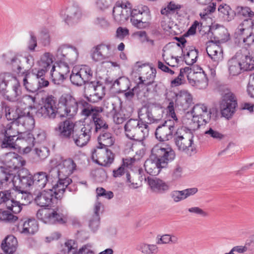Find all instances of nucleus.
Listing matches in <instances>:
<instances>
[{
  "label": "nucleus",
  "instance_id": "nucleus-52",
  "mask_svg": "<svg viewBox=\"0 0 254 254\" xmlns=\"http://www.w3.org/2000/svg\"><path fill=\"white\" fill-rule=\"evenodd\" d=\"M17 191H19L21 198V202H20L21 207L22 205H25L28 204L31 201V195L27 192L29 190L24 189H16Z\"/></svg>",
  "mask_w": 254,
  "mask_h": 254
},
{
  "label": "nucleus",
  "instance_id": "nucleus-26",
  "mask_svg": "<svg viewBox=\"0 0 254 254\" xmlns=\"http://www.w3.org/2000/svg\"><path fill=\"white\" fill-rule=\"evenodd\" d=\"M61 14L68 25L77 22L81 15L79 8L74 5L70 6L65 10H62Z\"/></svg>",
  "mask_w": 254,
  "mask_h": 254
},
{
  "label": "nucleus",
  "instance_id": "nucleus-32",
  "mask_svg": "<svg viewBox=\"0 0 254 254\" xmlns=\"http://www.w3.org/2000/svg\"><path fill=\"white\" fill-rule=\"evenodd\" d=\"M100 135L98 137V145L96 148L97 149L107 148L111 146L115 142L114 137L112 133L107 131V129L100 130Z\"/></svg>",
  "mask_w": 254,
  "mask_h": 254
},
{
  "label": "nucleus",
  "instance_id": "nucleus-5",
  "mask_svg": "<svg viewBox=\"0 0 254 254\" xmlns=\"http://www.w3.org/2000/svg\"><path fill=\"white\" fill-rule=\"evenodd\" d=\"M193 138L192 132L186 128L178 129L174 135V140L178 149L190 155L196 152Z\"/></svg>",
  "mask_w": 254,
  "mask_h": 254
},
{
  "label": "nucleus",
  "instance_id": "nucleus-22",
  "mask_svg": "<svg viewBox=\"0 0 254 254\" xmlns=\"http://www.w3.org/2000/svg\"><path fill=\"white\" fill-rule=\"evenodd\" d=\"M199 69V71L193 72V78L188 75V80L191 86L198 89H204L208 86V79L203 69L201 68Z\"/></svg>",
  "mask_w": 254,
  "mask_h": 254
},
{
  "label": "nucleus",
  "instance_id": "nucleus-13",
  "mask_svg": "<svg viewBox=\"0 0 254 254\" xmlns=\"http://www.w3.org/2000/svg\"><path fill=\"white\" fill-rule=\"evenodd\" d=\"M93 76V71L88 65H82L80 67H74L70 75L71 83L77 86L89 83Z\"/></svg>",
  "mask_w": 254,
  "mask_h": 254
},
{
  "label": "nucleus",
  "instance_id": "nucleus-39",
  "mask_svg": "<svg viewBox=\"0 0 254 254\" xmlns=\"http://www.w3.org/2000/svg\"><path fill=\"white\" fill-rule=\"evenodd\" d=\"M139 122L147 125L148 123L157 122L158 119H155L152 113L151 109L148 107L141 108L138 113Z\"/></svg>",
  "mask_w": 254,
  "mask_h": 254
},
{
  "label": "nucleus",
  "instance_id": "nucleus-36",
  "mask_svg": "<svg viewBox=\"0 0 254 254\" xmlns=\"http://www.w3.org/2000/svg\"><path fill=\"white\" fill-rule=\"evenodd\" d=\"M5 56L6 63L11 65L13 71L20 72L22 69L21 66V58L22 57L11 51L9 52Z\"/></svg>",
  "mask_w": 254,
  "mask_h": 254
},
{
  "label": "nucleus",
  "instance_id": "nucleus-28",
  "mask_svg": "<svg viewBox=\"0 0 254 254\" xmlns=\"http://www.w3.org/2000/svg\"><path fill=\"white\" fill-rule=\"evenodd\" d=\"M95 152L97 153L96 162L99 165L107 167L110 166L113 162L114 155L110 149L103 148V149H97Z\"/></svg>",
  "mask_w": 254,
  "mask_h": 254
},
{
  "label": "nucleus",
  "instance_id": "nucleus-56",
  "mask_svg": "<svg viewBox=\"0 0 254 254\" xmlns=\"http://www.w3.org/2000/svg\"><path fill=\"white\" fill-rule=\"evenodd\" d=\"M205 134L209 137L217 140H221L224 137V135L218 131L210 127L208 130L205 131Z\"/></svg>",
  "mask_w": 254,
  "mask_h": 254
},
{
  "label": "nucleus",
  "instance_id": "nucleus-47",
  "mask_svg": "<svg viewBox=\"0 0 254 254\" xmlns=\"http://www.w3.org/2000/svg\"><path fill=\"white\" fill-rule=\"evenodd\" d=\"M22 112H21L20 110L19 109H17L16 110L13 109L9 110L8 112H6L5 114V117L7 120L12 121L11 123L7 124H11L12 126V127H13V125L14 124L17 125V120L18 118H20L21 115H22ZM3 125H6V124H3ZM2 125L1 124L0 127Z\"/></svg>",
  "mask_w": 254,
  "mask_h": 254
},
{
  "label": "nucleus",
  "instance_id": "nucleus-4",
  "mask_svg": "<svg viewBox=\"0 0 254 254\" xmlns=\"http://www.w3.org/2000/svg\"><path fill=\"white\" fill-rule=\"evenodd\" d=\"M169 101L167 107L169 116L173 119L165 121L161 125L157 127L155 131V136L157 139L160 141L169 140L173 136V133L175 130V121L177 122L178 119L175 112L174 102L173 100L167 98Z\"/></svg>",
  "mask_w": 254,
  "mask_h": 254
},
{
  "label": "nucleus",
  "instance_id": "nucleus-64",
  "mask_svg": "<svg viewBox=\"0 0 254 254\" xmlns=\"http://www.w3.org/2000/svg\"><path fill=\"white\" fill-rule=\"evenodd\" d=\"M113 3V0H97V5L99 8L103 10L108 8Z\"/></svg>",
  "mask_w": 254,
  "mask_h": 254
},
{
  "label": "nucleus",
  "instance_id": "nucleus-43",
  "mask_svg": "<svg viewBox=\"0 0 254 254\" xmlns=\"http://www.w3.org/2000/svg\"><path fill=\"white\" fill-rule=\"evenodd\" d=\"M51 174L48 175L46 172H39L33 175L34 187L44 188L47 184Z\"/></svg>",
  "mask_w": 254,
  "mask_h": 254
},
{
  "label": "nucleus",
  "instance_id": "nucleus-18",
  "mask_svg": "<svg viewBox=\"0 0 254 254\" xmlns=\"http://www.w3.org/2000/svg\"><path fill=\"white\" fill-rule=\"evenodd\" d=\"M211 114V110L208 112L207 107L203 104H196L192 110L193 120L197 122L198 127L202 125V123H208L210 120Z\"/></svg>",
  "mask_w": 254,
  "mask_h": 254
},
{
  "label": "nucleus",
  "instance_id": "nucleus-33",
  "mask_svg": "<svg viewBox=\"0 0 254 254\" xmlns=\"http://www.w3.org/2000/svg\"><path fill=\"white\" fill-rule=\"evenodd\" d=\"M12 98L14 101L22 99L24 102H26V104H28L29 106H31L35 102L36 98L35 97L28 95L22 96L21 87L17 81L12 86Z\"/></svg>",
  "mask_w": 254,
  "mask_h": 254
},
{
  "label": "nucleus",
  "instance_id": "nucleus-27",
  "mask_svg": "<svg viewBox=\"0 0 254 254\" xmlns=\"http://www.w3.org/2000/svg\"><path fill=\"white\" fill-rule=\"evenodd\" d=\"M74 123L68 120L61 122L57 128L59 136L63 139L71 140L75 130Z\"/></svg>",
  "mask_w": 254,
  "mask_h": 254
},
{
  "label": "nucleus",
  "instance_id": "nucleus-58",
  "mask_svg": "<svg viewBox=\"0 0 254 254\" xmlns=\"http://www.w3.org/2000/svg\"><path fill=\"white\" fill-rule=\"evenodd\" d=\"M170 196L175 202L185 199L182 190H173L170 193Z\"/></svg>",
  "mask_w": 254,
  "mask_h": 254
},
{
  "label": "nucleus",
  "instance_id": "nucleus-51",
  "mask_svg": "<svg viewBox=\"0 0 254 254\" xmlns=\"http://www.w3.org/2000/svg\"><path fill=\"white\" fill-rule=\"evenodd\" d=\"M17 219V216H14L9 211L0 209V221L12 223L15 222Z\"/></svg>",
  "mask_w": 254,
  "mask_h": 254
},
{
  "label": "nucleus",
  "instance_id": "nucleus-1",
  "mask_svg": "<svg viewBox=\"0 0 254 254\" xmlns=\"http://www.w3.org/2000/svg\"><path fill=\"white\" fill-rule=\"evenodd\" d=\"M21 139L23 143L27 145L24 148L25 153L29 152L34 146L35 141L34 135L28 131L20 132L12 127L11 124L2 125L0 127V140L3 148H16V141Z\"/></svg>",
  "mask_w": 254,
  "mask_h": 254
},
{
  "label": "nucleus",
  "instance_id": "nucleus-25",
  "mask_svg": "<svg viewBox=\"0 0 254 254\" xmlns=\"http://www.w3.org/2000/svg\"><path fill=\"white\" fill-rule=\"evenodd\" d=\"M5 204L7 208L14 213H18L21 211L19 201L11 199V193L8 190L0 192V204Z\"/></svg>",
  "mask_w": 254,
  "mask_h": 254
},
{
  "label": "nucleus",
  "instance_id": "nucleus-62",
  "mask_svg": "<svg viewBox=\"0 0 254 254\" xmlns=\"http://www.w3.org/2000/svg\"><path fill=\"white\" fill-rule=\"evenodd\" d=\"M30 39L28 42V49L31 51H34L35 47L37 46V38L35 34L32 31L29 32Z\"/></svg>",
  "mask_w": 254,
  "mask_h": 254
},
{
  "label": "nucleus",
  "instance_id": "nucleus-20",
  "mask_svg": "<svg viewBox=\"0 0 254 254\" xmlns=\"http://www.w3.org/2000/svg\"><path fill=\"white\" fill-rule=\"evenodd\" d=\"M23 171H21L18 175H15L13 187L16 189L30 190L34 187L33 175L28 173L23 175Z\"/></svg>",
  "mask_w": 254,
  "mask_h": 254
},
{
  "label": "nucleus",
  "instance_id": "nucleus-6",
  "mask_svg": "<svg viewBox=\"0 0 254 254\" xmlns=\"http://www.w3.org/2000/svg\"><path fill=\"white\" fill-rule=\"evenodd\" d=\"M66 191L57 183L53 185L52 189L44 190L38 193L34 200L37 205L41 207L51 206L58 199H61Z\"/></svg>",
  "mask_w": 254,
  "mask_h": 254
},
{
  "label": "nucleus",
  "instance_id": "nucleus-12",
  "mask_svg": "<svg viewBox=\"0 0 254 254\" xmlns=\"http://www.w3.org/2000/svg\"><path fill=\"white\" fill-rule=\"evenodd\" d=\"M43 106L38 109L36 115L38 118L54 119L59 114V107H57V99L53 95L42 98Z\"/></svg>",
  "mask_w": 254,
  "mask_h": 254
},
{
  "label": "nucleus",
  "instance_id": "nucleus-11",
  "mask_svg": "<svg viewBox=\"0 0 254 254\" xmlns=\"http://www.w3.org/2000/svg\"><path fill=\"white\" fill-rule=\"evenodd\" d=\"M130 22L139 29L148 28L150 25L151 15L147 6L133 9L130 11Z\"/></svg>",
  "mask_w": 254,
  "mask_h": 254
},
{
  "label": "nucleus",
  "instance_id": "nucleus-7",
  "mask_svg": "<svg viewBox=\"0 0 254 254\" xmlns=\"http://www.w3.org/2000/svg\"><path fill=\"white\" fill-rule=\"evenodd\" d=\"M86 102L84 100L76 101L75 98L69 94L62 95L59 101V114L60 117H73L77 112L78 109L81 111L84 108L81 106V102Z\"/></svg>",
  "mask_w": 254,
  "mask_h": 254
},
{
  "label": "nucleus",
  "instance_id": "nucleus-31",
  "mask_svg": "<svg viewBox=\"0 0 254 254\" xmlns=\"http://www.w3.org/2000/svg\"><path fill=\"white\" fill-rule=\"evenodd\" d=\"M240 56L236 55L227 62V66L229 74L230 76H237L245 71L241 64V60H239Z\"/></svg>",
  "mask_w": 254,
  "mask_h": 254
},
{
  "label": "nucleus",
  "instance_id": "nucleus-34",
  "mask_svg": "<svg viewBox=\"0 0 254 254\" xmlns=\"http://www.w3.org/2000/svg\"><path fill=\"white\" fill-rule=\"evenodd\" d=\"M17 229L22 233L33 234L38 231V225L35 219H29L24 222H20Z\"/></svg>",
  "mask_w": 254,
  "mask_h": 254
},
{
  "label": "nucleus",
  "instance_id": "nucleus-8",
  "mask_svg": "<svg viewBox=\"0 0 254 254\" xmlns=\"http://www.w3.org/2000/svg\"><path fill=\"white\" fill-rule=\"evenodd\" d=\"M126 136L130 140L140 141L148 134V126L136 119H130L124 126Z\"/></svg>",
  "mask_w": 254,
  "mask_h": 254
},
{
  "label": "nucleus",
  "instance_id": "nucleus-42",
  "mask_svg": "<svg viewBox=\"0 0 254 254\" xmlns=\"http://www.w3.org/2000/svg\"><path fill=\"white\" fill-rule=\"evenodd\" d=\"M107 84H112V86L117 85L120 92H124L127 91L130 88V82L129 79L125 76H122L114 81L106 80Z\"/></svg>",
  "mask_w": 254,
  "mask_h": 254
},
{
  "label": "nucleus",
  "instance_id": "nucleus-17",
  "mask_svg": "<svg viewBox=\"0 0 254 254\" xmlns=\"http://www.w3.org/2000/svg\"><path fill=\"white\" fill-rule=\"evenodd\" d=\"M206 45L207 54L211 58L213 65L216 67L223 59L222 48L219 44L212 41L207 42Z\"/></svg>",
  "mask_w": 254,
  "mask_h": 254
},
{
  "label": "nucleus",
  "instance_id": "nucleus-24",
  "mask_svg": "<svg viewBox=\"0 0 254 254\" xmlns=\"http://www.w3.org/2000/svg\"><path fill=\"white\" fill-rule=\"evenodd\" d=\"M111 56L110 45L99 44L94 47L92 51V59L96 62L108 59Z\"/></svg>",
  "mask_w": 254,
  "mask_h": 254
},
{
  "label": "nucleus",
  "instance_id": "nucleus-54",
  "mask_svg": "<svg viewBox=\"0 0 254 254\" xmlns=\"http://www.w3.org/2000/svg\"><path fill=\"white\" fill-rule=\"evenodd\" d=\"M27 75L26 74L23 79V85L25 86V89L30 92L35 93L37 92L39 89L38 86L36 83H33L29 82L27 79Z\"/></svg>",
  "mask_w": 254,
  "mask_h": 254
},
{
  "label": "nucleus",
  "instance_id": "nucleus-50",
  "mask_svg": "<svg viewBox=\"0 0 254 254\" xmlns=\"http://www.w3.org/2000/svg\"><path fill=\"white\" fill-rule=\"evenodd\" d=\"M242 14L250 18L245 20L243 25L248 24L252 29H254V20L251 19L254 16V12L251 10L250 8L246 7L242 8Z\"/></svg>",
  "mask_w": 254,
  "mask_h": 254
},
{
  "label": "nucleus",
  "instance_id": "nucleus-53",
  "mask_svg": "<svg viewBox=\"0 0 254 254\" xmlns=\"http://www.w3.org/2000/svg\"><path fill=\"white\" fill-rule=\"evenodd\" d=\"M17 82L16 78L12 74L8 72L2 73L0 74V83L5 84V88L9 81Z\"/></svg>",
  "mask_w": 254,
  "mask_h": 254
},
{
  "label": "nucleus",
  "instance_id": "nucleus-49",
  "mask_svg": "<svg viewBox=\"0 0 254 254\" xmlns=\"http://www.w3.org/2000/svg\"><path fill=\"white\" fill-rule=\"evenodd\" d=\"M182 7V6L181 4H176L174 1H171L166 7L161 10V13L163 15L168 16L170 14L178 12Z\"/></svg>",
  "mask_w": 254,
  "mask_h": 254
},
{
  "label": "nucleus",
  "instance_id": "nucleus-3",
  "mask_svg": "<svg viewBox=\"0 0 254 254\" xmlns=\"http://www.w3.org/2000/svg\"><path fill=\"white\" fill-rule=\"evenodd\" d=\"M81 106L84 108L81 111V115L85 117V119L90 118V123L94 127V131L96 133L103 129H108L109 126L107 124L101 113L103 109L101 107L93 106L87 102H81Z\"/></svg>",
  "mask_w": 254,
  "mask_h": 254
},
{
  "label": "nucleus",
  "instance_id": "nucleus-38",
  "mask_svg": "<svg viewBox=\"0 0 254 254\" xmlns=\"http://www.w3.org/2000/svg\"><path fill=\"white\" fill-rule=\"evenodd\" d=\"M17 246V239L13 235L7 236L1 244V248L6 254H12L15 252Z\"/></svg>",
  "mask_w": 254,
  "mask_h": 254
},
{
  "label": "nucleus",
  "instance_id": "nucleus-2",
  "mask_svg": "<svg viewBox=\"0 0 254 254\" xmlns=\"http://www.w3.org/2000/svg\"><path fill=\"white\" fill-rule=\"evenodd\" d=\"M76 165L71 158L63 160L56 168L50 171L51 176L55 179H58L57 184L65 190L71 191L68 186L72 183V180L69 178L76 170Z\"/></svg>",
  "mask_w": 254,
  "mask_h": 254
},
{
  "label": "nucleus",
  "instance_id": "nucleus-40",
  "mask_svg": "<svg viewBox=\"0 0 254 254\" xmlns=\"http://www.w3.org/2000/svg\"><path fill=\"white\" fill-rule=\"evenodd\" d=\"M17 126H21L27 131L32 129L35 126V120L29 112L27 114L23 113L17 120Z\"/></svg>",
  "mask_w": 254,
  "mask_h": 254
},
{
  "label": "nucleus",
  "instance_id": "nucleus-15",
  "mask_svg": "<svg viewBox=\"0 0 254 254\" xmlns=\"http://www.w3.org/2000/svg\"><path fill=\"white\" fill-rule=\"evenodd\" d=\"M56 56L62 65L69 67L68 64H73L77 60L78 52L75 47L62 45L58 48Z\"/></svg>",
  "mask_w": 254,
  "mask_h": 254
},
{
  "label": "nucleus",
  "instance_id": "nucleus-35",
  "mask_svg": "<svg viewBox=\"0 0 254 254\" xmlns=\"http://www.w3.org/2000/svg\"><path fill=\"white\" fill-rule=\"evenodd\" d=\"M159 164L158 160L152 157L151 155L150 158L145 161L144 166L148 174L151 176H157L160 173L161 169L165 168Z\"/></svg>",
  "mask_w": 254,
  "mask_h": 254
},
{
  "label": "nucleus",
  "instance_id": "nucleus-9",
  "mask_svg": "<svg viewBox=\"0 0 254 254\" xmlns=\"http://www.w3.org/2000/svg\"><path fill=\"white\" fill-rule=\"evenodd\" d=\"M36 216L39 220L49 224H63L67 221L64 210L59 207L54 209H40L37 212Z\"/></svg>",
  "mask_w": 254,
  "mask_h": 254
},
{
  "label": "nucleus",
  "instance_id": "nucleus-14",
  "mask_svg": "<svg viewBox=\"0 0 254 254\" xmlns=\"http://www.w3.org/2000/svg\"><path fill=\"white\" fill-rule=\"evenodd\" d=\"M92 129V123L86 124L79 127L75 128L71 140H72L79 147L86 146L91 139Z\"/></svg>",
  "mask_w": 254,
  "mask_h": 254
},
{
  "label": "nucleus",
  "instance_id": "nucleus-55",
  "mask_svg": "<svg viewBox=\"0 0 254 254\" xmlns=\"http://www.w3.org/2000/svg\"><path fill=\"white\" fill-rule=\"evenodd\" d=\"M99 223V215H93L89 220V226L93 232H95L98 229Z\"/></svg>",
  "mask_w": 254,
  "mask_h": 254
},
{
  "label": "nucleus",
  "instance_id": "nucleus-29",
  "mask_svg": "<svg viewBox=\"0 0 254 254\" xmlns=\"http://www.w3.org/2000/svg\"><path fill=\"white\" fill-rule=\"evenodd\" d=\"M15 175L7 168L0 167V189L13 187Z\"/></svg>",
  "mask_w": 254,
  "mask_h": 254
},
{
  "label": "nucleus",
  "instance_id": "nucleus-61",
  "mask_svg": "<svg viewBox=\"0 0 254 254\" xmlns=\"http://www.w3.org/2000/svg\"><path fill=\"white\" fill-rule=\"evenodd\" d=\"M35 151L37 156L40 159H44L48 157L49 151L47 147H41L35 148Z\"/></svg>",
  "mask_w": 254,
  "mask_h": 254
},
{
  "label": "nucleus",
  "instance_id": "nucleus-46",
  "mask_svg": "<svg viewBox=\"0 0 254 254\" xmlns=\"http://www.w3.org/2000/svg\"><path fill=\"white\" fill-rule=\"evenodd\" d=\"M158 236L156 238V245L168 244H177L178 242V238L173 235L164 234L159 238Z\"/></svg>",
  "mask_w": 254,
  "mask_h": 254
},
{
  "label": "nucleus",
  "instance_id": "nucleus-59",
  "mask_svg": "<svg viewBox=\"0 0 254 254\" xmlns=\"http://www.w3.org/2000/svg\"><path fill=\"white\" fill-rule=\"evenodd\" d=\"M35 142L40 143L44 141L46 139V133L43 130L35 129L34 131V134Z\"/></svg>",
  "mask_w": 254,
  "mask_h": 254
},
{
  "label": "nucleus",
  "instance_id": "nucleus-21",
  "mask_svg": "<svg viewBox=\"0 0 254 254\" xmlns=\"http://www.w3.org/2000/svg\"><path fill=\"white\" fill-rule=\"evenodd\" d=\"M52 55L49 53H45L41 57L40 61L38 62L40 68L37 70L34 69L32 70V74L35 75L37 79H39L45 77L46 72L48 68L51 66L53 63Z\"/></svg>",
  "mask_w": 254,
  "mask_h": 254
},
{
  "label": "nucleus",
  "instance_id": "nucleus-23",
  "mask_svg": "<svg viewBox=\"0 0 254 254\" xmlns=\"http://www.w3.org/2000/svg\"><path fill=\"white\" fill-rule=\"evenodd\" d=\"M89 85L90 94L87 97L89 102L96 103L101 100L105 94V87L99 81H91Z\"/></svg>",
  "mask_w": 254,
  "mask_h": 254
},
{
  "label": "nucleus",
  "instance_id": "nucleus-30",
  "mask_svg": "<svg viewBox=\"0 0 254 254\" xmlns=\"http://www.w3.org/2000/svg\"><path fill=\"white\" fill-rule=\"evenodd\" d=\"M69 72V67L61 65L56 69L53 66L51 70V75L52 81L55 84H61L66 78L67 73Z\"/></svg>",
  "mask_w": 254,
  "mask_h": 254
},
{
  "label": "nucleus",
  "instance_id": "nucleus-10",
  "mask_svg": "<svg viewBox=\"0 0 254 254\" xmlns=\"http://www.w3.org/2000/svg\"><path fill=\"white\" fill-rule=\"evenodd\" d=\"M152 157L156 159L159 164L166 167L175 158V153L171 147L166 144L159 143L151 149Z\"/></svg>",
  "mask_w": 254,
  "mask_h": 254
},
{
  "label": "nucleus",
  "instance_id": "nucleus-44",
  "mask_svg": "<svg viewBox=\"0 0 254 254\" xmlns=\"http://www.w3.org/2000/svg\"><path fill=\"white\" fill-rule=\"evenodd\" d=\"M135 249L142 254H157L159 251L156 244H149L145 242L138 243Z\"/></svg>",
  "mask_w": 254,
  "mask_h": 254
},
{
  "label": "nucleus",
  "instance_id": "nucleus-19",
  "mask_svg": "<svg viewBox=\"0 0 254 254\" xmlns=\"http://www.w3.org/2000/svg\"><path fill=\"white\" fill-rule=\"evenodd\" d=\"M172 97L175 100L176 107L180 110H187L191 105L192 97L190 93L187 90H181L178 93H171Z\"/></svg>",
  "mask_w": 254,
  "mask_h": 254
},
{
  "label": "nucleus",
  "instance_id": "nucleus-41",
  "mask_svg": "<svg viewBox=\"0 0 254 254\" xmlns=\"http://www.w3.org/2000/svg\"><path fill=\"white\" fill-rule=\"evenodd\" d=\"M148 183L151 190L159 193H163L169 190V186L162 180L148 178Z\"/></svg>",
  "mask_w": 254,
  "mask_h": 254
},
{
  "label": "nucleus",
  "instance_id": "nucleus-63",
  "mask_svg": "<svg viewBox=\"0 0 254 254\" xmlns=\"http://www.w3.org/2000/svg\"><path fill=\"white\" fill-rule=\"evenodd\" d=\"M128 34L129 31L127 28L119 27L117 29L116 36L120 40H123Z\"/></svg>",
  "mask_w": 254,
  "mask_h": 254
},
{
  "label": "nucleus",
  "instance_id": "nucleus-16",
  "mask_svg": "<svg viewBox=\"0 0 254 254\" xmlns=\"http://www.w3.org/2000/svg\"><path fill=\"white\" fill-rule=\"evenodd\" d=\"M237 106V102L235 95L232 92L226 94L220 104L222 115L227 119L231 118L235 112Z\"/></svg>",
  "mask_w": 254,
  "mask_h": 254
},
{
  "label": "nucleus",
  "instance_id": "nucleus-37",
  "mask_svg": "<svg viewBox=\"0 0 254 254\" xmlns=\"http://www.w3.org/2000/svg\"><path fill=\"white\" fill-rule=\"evenodd\" d=\"M5 162L8 168L14 170L19 169L25 165V161L23 158L21 156L15 154H7Z\"/></svg>",
  "mask_w": 254,
  "mask_h": 254
},
{
  "label": "nucleus",
  "instance_id": "nucleus-45",
  "mask_svg": "<svg viewBox=\"0 0 254 254\" xmlns=\"http://www.w3.org/2000/svg\"><path fill=\"white\" fill-rule=\"evenodd\" d=\"M236 54L240 56L239 60H241L243 68L245 71L254 69V60L252 57L243 54L242 52H237Z\"/></svg>",
  "mask_w": 254,
  "mask_h": 254
},
{
  "label": "nucleus",
  "instance_id": "nucleus-57",
  "mask_svg": "<svg viewBox=\"0 0 254 254\" xmlns=\"http://www.w3.org/2000/svg\"><path fill=\"white\" fill-rule=\"evenodd\" d=\"M188 210L190 213L196 214L202 217L208 216V213L206 211L197 206L190 207Z\"/></svg>",
  "mask_w": 254,
  "mask_h": 254
},
{
  "label": "nucleus",
  "instance_id": "nucleus-60",
  "mask_svg": "<svg viewBox=\"0 0 254 254\" xmlns=\"http://www.w3.org/2000/svg\"><path fill=\"white\" fill-rule=\"evenodd\" d=\"M39 39L44 46H48L50 44V37L46 30L41 31Z\"/></svg>",
  "mask_w": 254,
  "mask_h": 254
},
{
  "label": "nucleus",
  "instance_id": "nucleus-48",
  "mask_svg": "<svg viewBox=\"0 0 254 254\" xmlns=\"http://www.w3.org/2000/svg\"><path fill=\"white\" fill-rule=\"evenodd\" d=\"M182 53L184 54V60L187 64L191 65L196 62L198 55L196 50H190L186 54L185 51L182 49Z\"/></svg>",
  "mask_w": 254,
  "mask_h": 254
}]
</instances>
